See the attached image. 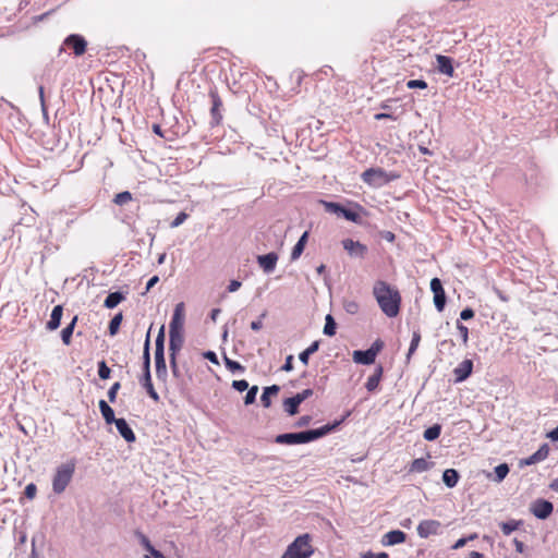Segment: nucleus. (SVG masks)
I'll return each instance as SVG.
<instances>
[{"mask_svg":"<svg viewBox=\"0 0 558 558\" xmlns=\"http://www.w3.org/2000/svg\"><path fill=\"white\" fill-rule=\"evenodd\" d=\"M349 415L350 412H347L345 415H343L341 418L335 420L333 422H329L318 428H310L301 432L278 434L275 437V442L279 445L292 446L315 441L336 432Z\"/></svg>","mask_w":558,"mask_h":558,"instance_id":"nucleus-1","label":"nucleus"},{"mask_svg":"<svg viewBox=\"0 0 558 558\" xmlns=\"http://www.w3.org/2000/svg\"><path fill=\"white\" fill-rule=\"evenodd\" d=\"M373 294L386 316L393 318L399 315L401 295L397 288L384 280H377L373 288Z\"/></svg>","mask_w":558,"mask_h":558,"instance_id":"nucleus-2","label":"nucleus"},{"mask_svg":"<svg viewBox=\"0 0 558 558\" xmlns=\"http://www.w3.org/2000/svg\"><path fill=\"white\" fill-rule=\"evenodd\" d=\"M312 535L304 533L296 536L292 543H290L280 558H310L315 548L311 544Z\"/></svg>","mask_w":558,"mask_h":558,"instance_id":"nucleus-3","label":"nucleus"},{"mask_svg":"<svg viewBox=\"0 0 558 558\" xmlns=\"http://www.w3.org/2000/svg\"><path fill=\"white\" fill-rule=\"evenodd\" d=\"M361 178L364 183L372 187H381L398 180L400 174L395 171L387 172L383 168H368L361 174Z\"/></svg>","mask_w":558,"mask_h":558,"instance_id":"nucleus-4","label":"nucleus"},{"mask_svg":"<svg viewBox=\"0 0 558 558\" xmlns=\"http://www.w3.org/2000/svg\"><path fill=\"white\" fill-rule=\"evenodd\" d=\"M75 466V460L71 459L57 468L52 478V490L54 494L60 495L65 490L74 475Z\"/></svg>","mask_w":558,"mask_h":558,"instance_id":"nucleus-5","label":"nucleus"},{"mask_svg":"<svg viewBox=\"0 0 558 558\" xmlns=\"http://www.w3.org/2000/svg\"><path fill=\"white\" fill-rule=\"evenodd\" d=\"M165 325L158 331L155 340V369L158 380L166 381L168 377L166 357H165Z\"/></svg>","mask_w":558,"mask_h":558,"instance_id":"nucleus-6","label":"nucleus"},{"mask_svg":"<svg viewBox=\"0 0 558 558\" xmlns=\"http://www.w3.org/2000/svg\"><path fill=\"white\" fill-rule=\"evenodd\" d=\"M64 47L71 49L74 56H83L87 48V40L80 34H71L63 40V45L59 48V54L64 51Z\"/></svg>","mask_w":558,"mask_h":558,"instance_id":"nucleus-7","label":"nucleus"},{"mask_svg":"<svg viewBox=\"0 0 558 558\" xmlns=\"http://www.w3.org/2000/svg\"><path fill=\"white\" fill-rule=\"evenodd\" d=\"M530 512L538 520H546L554 512V504L547 499L537 498L530 505Z\"/></svg>","mask_w":558,"mask_h":558,"instance_id":"nucleus-8","label":"nucleus"},{"mask_svg":"<svg viewBox=\"0 0 558 558\" xmlns=\"http://www.w3.org/2000/svg\"><path fill=\"white\" fill-rule=\"evenodd\" d=\"M209 98H210V102H211V107H210V118H211L210 125L211 126H217L222 121L221 109H222L223 105H222V99L220 98L216 87H213V88L209 89Z\"/></svg>","mask_w":558,"mask_h":558,"instance_id":"nucleus-9","label":"nucleus"},{"mask_svg":"<svg viewBox=\"0 0 558 558\" xmlns=\"http://www.w3.org/2000/svg\"><path fill=\"white\" fill-rule=\"evenodd\" d=\"M430 291L434 294L433 302L435 305V308L438 312H442L447 304V295L446 291L444 289L442 282L439 278L435 277L430 280Z\"/></svg>","mask_w":558,"mask_h":558,"instance_id":"nucleus-10","label":"nucleus"},{"mask_svg":"<svg viewBox=\"0 0 558 558\" xmlns=\"http://www.w3.org/2000/svg\"><path fill=\"white\" fill-rule=\"evenodd\" d=\"M549 451V445L547 442H544L533 454H531L527 458L520 459L519 466L524 468L542 462L548 457Z\"/></svg>","mask_w":558,"mask_h":558,"instance_id":"nucleus-11","label":"nucleus"},{"mask_svg":"<svg viewBox=\"0 0 558 558\" xmlns=\"http://www.w3.org/2000/svg\"><path fill=\"white\" fill-rule=\"evenodd\" d=\"M342 246L348 252L351 257L354 258H364L367 254V246L360 241H354L352 239L342 240Z\"/></svg>","mask_w":558,"mask_h":558,"instance_id":"nucleus-12","label":"nucleus"},{"mask_svg":"<svg viewBox=\"0 0 558 558\" xmlns=\"http://www.w3.org/2000/svg\"><path fill=\"white\" fill-rule=\"evenodd\" d=\"M184 319V303L180 302L173 310V314L169 324V332L183 331Z\"/></svg>","mask_w":558,"mask_h":558,"instance_id":"nucleus-13","label":"nucleus"},{"mask_svg":"<svg viewBox=\"0 0 558 558\" xmlns=\"http://www.w3.org/2000/svg\"><path fill=\"white\" fill-rule=\"evenodd\" d=\"M441 523L437 520H423L416 527L417 534L422 538H427L430 535L439 534Z\"/></svg>","mask_w":558,"mask_h":558,"instance_id":"nucleus-14","label":"nucleus"},{"mask_svg":"<svg viewBox=\"0 0 558 558\" xmlns=\"http://www.w3.org/2000/svg\"><path fill=\"white\" fill-rule=\"evenodd\" d=\"M278 254L276 252H269L267 254L257 256V264L263 269L265 274H271L278 262Z\"/></svg>","mask_w":558,"mask_h":558,"instance_id":"nucleus-15","label":"nucleus"},{"mask_svg":"<svg viewBox=\"0 0 558 558\" xmlns=\"http://www.w3.org/2000/svg\"><path fill=\"white\" fill-rule=\"evenodd\" d=\"M473 361L465 359L454 369V383H462L466 380L473 372Z\"/></svg>","mask_w":558,"mask_h":558,"instance_id":"nucleus-16","label":"nucleus"},{"mask_svg":"<svg viewBox=\"0 0 558 558\" xmlns=\"http://www.w3.org/2000/svg\"><path fill=\"white\" fill-rule=\"evenodd\" d=\"M362 214H366L364 207L359 203H352L351 207L345 206L342 218L348 221L362 225Z\"/></svg>","mask_w":558,"mask_h":558,"instance_id":"nucleus-17","label":"nucleus"},{"mask_svg":"<svg viewBox=\"0 0 558 558\" xmlns=\"http://www.w3.org/2000/svg\"><path fill=\"white\" fill-rule=\"evenodd\" d=\"M184 344L183 331L169 332V357H178Z\"/></svg>","mask_w":558,"mask_h":558,"instance_id":"nucleus-18","label":"nucleus"},{"mask_svg":"<svg viewBox=\"0 0 558 558\" xmlns=\"http://www.w3.org/2000/svg\"><path fill=\"white\" fill-rule=\"evenodd\" d=\"M116 428L120 436L126 441V442H134L136 440L135 433L133 432L130 424L126 422L125 418L120 417L114 423Z\"/></svg>","mask_w":558,"mask_h":558,"instance_id":"nucleus-19","label":"nucleus"},{"mask_svg":"<svg viewBox=\"0 0 558 558\" xmlns=\"http://www.w3.org/2000/svg\"><path fill=\"white\" fill-rule=\"evenodd\" d=\"M437 70L449 77L454 75L453 59L444 54H436Z\"/></svg>","mask_w":558,"mask_h":558,"instance_id":"nucleus-20","label":"nucleus"},{"mask_svg":"<svg viewBox=\"0 0 558 558\" xmlns=\"http://www.w3.org/2000/svg\"><path fill=\"white\" fill-rule=\"evenodd\" d=\"M407 539V534L401 530H391L387 532L383 538L381 544L384 546H395L404 543Z\"/></svg>","mask_w":558,"mask_h":558,"instance_id":"nucleus-21","label":"nucleus"},{"mask_svg":"<svg viewBox=\"0 0 558 558\" xmlns=\"http://www.w3.org/2000/svg\"><path fill=\"white\" fill-rule=\"evenodd\" d=\"M383 375H384V367L381 364H378L375 367L373 375H371L368 377V379L365 384V388L368 392H374L378 389L379 384L383 379Z\"/></svg>","mask_w":558,"mask_h":558,"instance_id":"nucleus-22","label":"nucleus"},{"mask_svg":"<svg viewBox=\"0 0 558 558\" xmlns=\"http://www.w3.org/2000/svg\"><path fill=\"white\" fill-rule=\"evenodd\" d=\"M352 360L356 364L372 365L375 363L376 357L371 353L368 349H366L353 351Z\"/></svg>","mask_w":558,"mask_h":558,"instance_id":"nucleus-23","label":"nucleus"},{"mask_svg":"<svg viewBox=\"0 0 558 558\" xmlns=\"http://www.w3.org/2000/svg\"><path fill=\"white\" fill-rule=\"evenodd\" d=\"M63 315V306L56 305L50 314V319L46 324V328L50 331L57 330L60 327Z\"/></svg>","mask_w":558,"mask_h":558,"instance_id":"nucleus-24","label":"nucleus"},{"mask_svg":"<svg viewBox=\"0 0 558 558\" xmlns=\"http://www.w3.org/2000/svg\"><path fill=\"white\" fill-rule=\"evenodd\" d=\"M98 408L107 425H111L118 420L114 415V410L109 405V403L106 400H99Z\"/></svg>","mask_w":558,"mask_h":558,"instance_id":"nucleus-25","label":"nucleus"},{"mask_svg":"<svg viewBox=\"0 0 558 558\" xmlns=\"http://www.w3.org/2000/svg\"><path fill=\"white\" fill-rule=\"evenodd\" d=\"M308 236H310V232L308 231H304L302 233V235L299 238L298 242L292 247L291 256H290L291 260L299 259L300 256L303 254V252L305 250V246H306V243L308 241Z\"/></svg>","mask_w":558,"mask_h":558,"instance_id":"nucleus-26","label":"nucleus"},{"mask_svg":"<svg viewBox=\"0 0 558 558\" xmlns=\"http://www.w3.org/2000/svg\"><path fill=\"white\" fill-rule=\"evenodd\" d=\"M153 325H150L143 347V356H142V371H150V330Z\"/></svg>","mask_w":558,"mask_h":558,"instance_id":"nucleus-27","label":"nucleus"},{"mask_svg":"<svg viewBox=\"0 0 558 558\" xmlns=\"http://www.w3.org/2000/svg\"><path fill=\"white\" fill-rule=\"evenodd\" d=\"M280 391V387L278 385L267 386L263 389V393L260 396V402L264 408H270L271 405V397L277 396Z\"/></svg>","mask_w":558,"mask_h":558,"instance_id":"nucleus-28","label":"nucleus"},{"mask_svg":"<svg viewBox=\"0 0 558 558\" xmlns=\"http://www.w3.org/2000/svg\"><path fill=\"white\" fill-rule=\"evenodd\" d=\"M126 298L121 291L110 292L104 301V306L108 310L117 307Z\"/></svg>","mask_w":558,"mask_h":558,"instance_id":"nucleus-29","label":"nucleus"},{"mask_svg":"<svg viewBox=\"0 0 558 558\" xmlns=\"http://www.w3.org/2000/svg\"><path fill=\"white\" fill-rule=\"evenodd\" d=\"M460 473L456 469H446L442 472V482L448 488H453L457 486L460 480Z\"/></svg>","mask_w":558,"mask_h":558,"instance_id":"nucleus-30","label":"nucleus"},{"mask_svg":"<svg viewBox=\"0 0 558 558\" xmlns=\"http://www.w3.org/2000/svg\"><path fill=\"white\" fill-rule=\"evenodd\" d=\"M77 315L73 316L72 320L61 330V340L63 344L70 345L72 342V336L77 324Z\"/></svg>","mask_w":558,"mask_h":558,"instance_id":"nucleus-31","label":"nucleus"},{"mask_svg":"<svg viewBox=\"0 0 558 558\" xmlns=\"http://www.w3.org/2000/svg\"><path fill=\"white\" fill-rule=\"evenodd\" d=\"M319 203L324 206L326 213L342 217L345 206L338 202H329L320 199Z\"/></svg>","mask_w":558,"mask_h":558,"instance_id":"nucleus-32","label":"nucleus"},{"mask_svg":"<svg viewBox=\"0 0 558 558\" xmlns=\"http://www.w3.org/2000/svg\"><path fill=\"white\" fill-rule=\"evenodd\" d=\"M319 345H320L319 340L313 341L305 350L300 352V354H299L300 362L304 365H307L311 355H313L314 353H316L319 350Z\"/></svg>","mask_w":558,"mask_h":558,"instance_id":"nucleus-33","label":"nucleus"},{"mask_svg":"<svg viewBox=\"0 0 558 558\" xmlns=\"http://www.w3.org/2000/svg\"><path fill=\"white\" fill-rule=\"evenodd\" d=\"M434 465L433 462H428L424 458L414 459L410 465L409 472L422 473L428 471Z\"/></svg>","mask_w":558,"mask_h":558,"instance_id":"nucleus-34","label":"nucleus"},{"mask_svg":"<svg viewBox=\"0 0 558 558\" xmlns=\"http://www.w3.org/2000/svg\"><path fill=\"white\" fill-rule=\"evenodd\" d=\"M282 405L283 410L287 412L289 416L296 415L300 411V403L293 396L286 398L282 402Z\"/></svg>","mask_w":558,"mask_h":558,"instance_id":"nucleus-35","label":"nucleus"},{"mask_svg":"<svg viewBox=\"0 0 558 558\" xmlns=\"http://www.w3.org/2000/svg\"><path fill=\"white\" fill-rule=\"evenodd\" d=\"M441 429H442L441 425L438 423H435L424 430L423 438L426 441H434V440L438 439V437L440 436Z\"/></svg>","mask_w":558,"mask_h":558,"instance_id":"nucleus-36","label":"nucleus"},{"mask_svg":"<svg viewBox=\"0 0 558 558\" xmlns=\"http://www.w3.org/2000/svg\"><path fill=\"white\" fill-rule=\"evenodd\" d=\"M510 472L508 463L504 462L494 468V478L496 483H501Z\"/></svg>","mask_w":558,"mask_h":558,"instance_id":"nucleus-37","label":"nucleus"},{"mask_svg":"<svg viewBox=\"0 0 558 558\" xmlns=\"http://www.w3.org/2000/svg\"><path fill=\"white\" fill-rule=\"evenodd\" d=\"M123 320L122 312L117 313L109 322L108 332L111 337L116 336L119 332L121 323Z\"/></svg>","mask_w":558,"mask_h":558,"instance_id":"nucleus-38","label":"nucleus"},{"mask_svg":"<svg viewBox=\"0 0 558 558\" xmlns=\"http://www.w3.org/2000/svg\"><path fill=\"white\" fill-rule=\"evenodd\" d=\"M323 332L328 337H332L337 332V323L331 314H327L325 317V326Z\"/></svg>","mask_w":558,"mask_h":558,"instance_id":"nucleus-39","label":"nucleus"},{"mask_svg":"<svg viewBox=\"0 0 558 558\" xmlns=\"http://www.w3.org/2000/svg\"><path fill=\"white\" fill-rule=\"evenodd\" d=\"M523 522L521 520H508L499 524L500 530L505 535H510L512 532L518 530Z\"/></svg>","mask_w":558,"mask_h":558,"instance_id":"nucleus-40","label":"nucleus"},{"mask_svg":"<svg viewBox=\"0 0 558 558\" xmlns=\"http://www.w3.org/2000/svg\"><path fill=\"white\" fill-rule=\"evenodd\" d=\"M134 535L135 537L137 538L138 543L141 544V546L146 550L148 551L149 554H151L156 548L154 547V545L151 544V542L149 541V538L143 533L141 532L140 530H136L134 532Z\"/></svg>","mask_w":558,"mask_h":558,"instance_id":"nucleus-41","label":"nucleus"},{"mask_svg":"<svg viewBox=\"0 0 558 558\" xmlns=\"http://www.w3.org/2000/svg\"><path fill=\"white\" fill-rule=\"evenodd\" d=\"M421 342V332L418 329L414 330L412 333L411 343L407 353V362L410 361L411 356L414 354L416 349L418 348Z\"/></svg>","mask_w":558,"mask_h":558,"instance_id":"nucleus-42","label":"nucleus"},{"mask_svg":"<svg viewBox=\"0 0 558 558\" xmlns=\"http://www.w3.org/2000/svg\"><path fill=\"white\" fill-rule=\"evenodd\" d=\"M225 365L231 373H243L245 367L238 361L229 359L226 354L223 355Z\"/></svg>","mask_w":558,"mask_h":558,"instance_id":"nucleus-43","label":"nucleus"},{"mask_svg":"<svg viewBox=\"0 0 558 558\" xmlns=\"http://www.w3.org/2000/svg\"><path fill=\"white\" fill-rule=\"evenodd\" d=\"M133 199V195L129 191H123L120 193H117L112 199V202L118 206H123L126 203L131 202Z\"/></svg>","mask_w":558,"mask_h":558,"instance_id":"nucleus-44","label":"nucleus"},{"mask_svg":"<svg viewBox=\"0 0 558 558\" xmlns=\"http://www.w3.org/2000/svg\"><path fill=\"white\" fill-rule=\"evenodd\" d=\"M97 371H98V376L101 380H107L111 377V369L110 367L107 365L106 361L105 360H101L97 363Z\"/></svg>","mask_w":558,"mask_h":558,"instance_id":"nucleus-45","label":"nucleus"},{"mask_svg":"<svg viewBox=\"0 0 558 558\" xmlns=\"http://www.w3.org/2000/svg\"><path fill=\"white\" fill-rule=\"evenodd\" d=\"M169 363H170V368H171V373L173 375V377L177 379V380H182L183 379V374L181 372V368L178 364V357H169Z\"/></svg>","mask_w":558,"mask_h":558,"instance_id":"nucleus-46","label":"nucleus"},{"mask_svg":"<svg viewBox=\"0 0 558 558\" xmlns=\"http://www.w3.org/2000/svg\"><path fill=\"white\" fill-rule=\"evenodd\" d=\"M140 384L145 390L154 388L150 371H142V375L140 377Z\"/></svg>","mask_w":558,"mask_h":558,"instance_id":"nucleus-47","label":"nucleus"},{"mask_svg":"<svg viewBox=\"0 0 558 558\" xmlns=\"http://www.w3.org/2000/svg\"><path fill=\"white\" fill-rule=\"evenodd\" d=\"M257 392H258L257 386L248 387V389H246V395L244 397V404L250 405V404L255 403Z\"/></svg>","mask_w":558,"mask_h":558,"instance_id":"nucleus-48","label":"nucleus"},{"mask_svg":"<svg viewBox=\"0 0 558 558\" xmlns=\"http://www.w3.org/2000/svg\"><path fill=\"white\" fill-rule=\"evenodd\" d=\"M343 308L348 314L354 315L359 312L360 305L356 301L353 300H344Z\"/></svg>","mask_w":558,"mask_h":558,"instance_id":"nucleus-49","label":"nucleus"},{"mask_svg":"<svg viewBox=\"0 0 558 558\" xmlns=\"http://www.w3.org/2000/svg\"><path fill=\"white\" fill-rule=\"evenodd\" d=\"M405 85L409 89H425V88H427V82L422 78L410 80L407 82Z\"/></svg>","mask_w":558,"mask_h":558,"instance_id":"nucleus-50","label":"nucleus"},{"mask_svg":"<svg viewBox=\"0 0 558 558\" xmlns=\"http://www.w3.org/2000/svg\"><path fill=\"white\" fill-rule=\"evenodd\" d=\"M120 388L121 384L119 381L112 384V386L109 388L107 392L109 402L114 403L117 401V395Z\"/></svg>","mask_w":558,"mask_h":558,"instance_id":"nucleus-51","label":"nucleus"},{"mask_svg":"<svg viewBox=\"0 0 558 558\" xmlns=\"http://www.w3.org/2000/svg\"><path fill=\"white\" fill-rule=\"evenodd\" d=\"M457 329L460 333L461 340L463 344H468L469 341V329L466 326H464L460 320H457Z\"/></svg>","mask_w":558,"mask_h":558,"instance_id":"nucleus-52","label":"nucleus"},{"mask_svg":"<svg viewBox=\"0 0 558 558\" xmlns=\"http://www.w3.org/2000/svg\"><path fill=\"white\" fill-rule=\"evenodd\" d=\"M314 393V390L312 388H306L304 389L303 391L301 392H298L295 393L293 397L298 400V402L301 404L302 402H304L306 399H308L310 397H312Z\"/></svg>","mask_w":558,"mask_h":558,"instance_id":"nucleus-53","label":"nucleus"},{"mask_svg":"<svg viewBox=\"0 0 558 558\" xmlns=\"http://www.w3.org/2000/svg\"><path fill=\"white\" fill-rule=\"evenodd\" d=\"M384 341L380 340V339H376L372 344L371 347L368 348V350L371 351V353L376 357L378 355V353L384 349Z\"/></svg>","mask_w":558,"mask_h":558,"instance_id":"nucleus-54","label":"nucleus"},{"mask_svg":"<svg viewBox=\"0 0 558 558\" xmlns=\"http://www.w3.org/2000/svg\"><path fill=\"white\" fill-rule=\"evenodd\" d=\"M36 494H37V486L34 484V483H29L25 486V489H24V496L32 500L36 497Z\"/></svg>","mask_w":558,"mask_h":558,"instance_id":"nucleus-55","label":"nucleus"},{"mask_svg":"<svg viewBox=\"0 0 558 558\" xmlns=\"http://www.w3.org/2000/svg\"><path fill=\"white\" fill-rule=\"evenodd\" d=\"M189 215L185 211H180L177 217L170 222L171 228H178L181 226L186 219Z\"/></svg>","mask_w":558,"mask_h":558,"instance_id":"nucleus-56","label":"nucleus"},{"mask_svg":"<svg viewBox=\"0 0 558 558\" xmlns=\"http://www.w3.org/2000/svg\"><path fill=\"white\" fill-rule=\"evenodd\" d=\"M250 385L245 379H239L232 381V388L239 392H243L248 389Z\"/></svg>","mask_w":558,"mask_h":558,"instance_id":"nucleus-57","label":"nucleus"},{"mask_svg":"<svg viewBox=\"0 0 558 558\" xmlns=\"http://www.w3.org/2000/svg\"><path fill=\"white\" fill-rule=\"evenodd\" d=\"M313 417L311 415H303L301 417H299L295 422H294V427L296 428H301V427H305V426H308L312 422Z\"/></svg>","mask_w":558,"mask_h":558,"instance_id":"nucleus-58","label":"nucleus"},{"mask_svg":"<svg viewBox=\"0 0 558 558\" xmlns=\"http://www.w3.org/2000/svg\"><path fill=\"white\" fill-rule=\"evenodd\" d=\"M475 316V312L472 307H464L461 312H460V319L461 320H470L472 319L473 317Z\"/></svg>","mask_w":558,"mask_h":558,"instance_id":"nucleus-59","label":"nucleus"},{"mask_svg":"<svg viewBox=\"0 0 558 558\" xmlns=\"http://www.w3.org/2000/svg\"><path fill=\"white\" fill-rule=\"evenodd\" d=\"M361 558H390V557L385 551L376 554V553H373L372 550H368V551L362 553Z\"/></svg>","mask_w":558,"mask_h":558,"instance_id":"nucleus-60","label":"nucleus"},{"mask_svg":"<svg viewBox=\"0 0 558 558\" xmlns=\"http://www.w3.org/2000/svg\"><path fill=\"white\" fill-rule=\"evenodd\" d=\"M203 357H204L205 360H208V361H209V362H211L213 364H216V365H218V364H219L218 356H217V354H216L214 351H210V350L205 351V352L203 353Z\"/></svg>","mask_w":558,"mask_h":558,"instance_id":"nucleus-61","label":"nucleus"},{"mask_svg":"<svg viewBox=\"0 0 558 558\" xmlns=\"http://www.w3.org/2000/svg\"><path fill=\"white\" fill-rule=\"evenodd\" d=\"M293 355L290 354L286 357V361L283 363V365L281 366V371L283 372H291L293 371Z\"/></svg>","mask_w":558,"mask_h":558,"instance_id":"nucleus-62","label":"nucleus"},{"mask_svg":"<svg viewBox=\"0 0 558 558\" xmlns=\"http://www.w3.org/2000/svg\"><path fill=\"white\" fill-rule=\"evenodd\" d=\"M266 317V312L262 313V315L259 316L258 319L256 320H253L251 323V329L254 330V331H258L263 328V322L262 319Z\"/></svg>","mask_w":558,"mask_h":558,"instance_id":"nucleus-63","label":"nucleus"},{"mask_svg":"<svg viewBox=\"0 0 558 558\" xmlns=\"http://www.w3.org/2000/svg\"><path fill=\"white\" fill-rule=\"evenodd\" d=\"M241 286H242L241 281L233 279L229 282V284L227 287V291L230 293L235 292L241 288Z\"/></svg>","mask_w":558,"mask_h":558,"instance_id":"nucleus-64","label":"nucleus"}]
</instances>
